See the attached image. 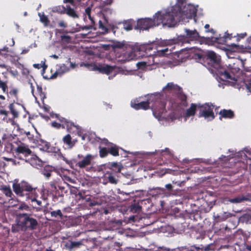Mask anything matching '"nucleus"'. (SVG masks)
<instances>
[{
    "label": "nucleus",
    "instance_id": "obj_1",
    "mask_svg": "<svg viewBox=\"0 0 251 251\" xmlns=\"http://www.w3.org/2000/svg\"><path fill=\"white\" fill-rule=\"evenodd\" d=\"M131 106L136 110H147L151 107L154 116L159 118L166 111V102L162 95L158 93L148 96L146 101H140L138 99L131 100Z\"/></svg>",
    "mask_w": 251,
    "mask_h": 251
},
{
    "label": "nucleus",
    "instance_id": "obj_2",
    "mask_svg": "<svg viewBox=\"0 0 251 251\" xmlns=\"http://www.w3.org/2000/svg\"><path fill=\"white\" fill-rule=\"evenodd\" d=\"M156 25L162 24L163 25H167L169 27L174 26L176 24L175 17L176 16V12L172 7L168 8L165 12L158 11L155 14Z\"/></svg>",
    "mask_w": 251,
    "mask_h": 251
},
{
    "label": "nucleus",
    "instance_id": "obj_3",
    "mask_svg": "<svg viewBox=\"0 0 251 251\" xmlns=\"http://www.w3.org/2000/svg\"><path fill=\"white\" fill-rule=\"evenodd\" d=\"M185 35H180L176 39L174 40L175 44L183 45L185 43H189L193 41H199L201 39H204L205 37L201 36L196 30L185 29Z\"/></svg>",
    "mask_w": 251,
    "mask_h": 251
},
{
    "label": "nucleus",
    "instance_id": "obj_4",
    "mask_svg": "<svg viewBox=\"0 0 251 251\" xmlns=\"http://www.w3.org/2000/svg\"><path fill=\"white\" fill-rule=\"evenodd\" d=\"M12 188L14 193L19 197L26 196L29 198L30 194H34L36 191L28 182L21 181L20 183H13Z\"/></svg>",
    "mask_w": 251,
    "mask_h": 251
},
{
    "label": "nucleus",
    "instance_id": "obj_5",
    "mask_svg": "<svg viewBox=\"0 0 251 251\" xmlns=\"http://www.w3.org/2000/svg\"><path fill=\"white\" fill-rule=\"evenodd\" d=\"M19 225L21 230L25 231L27 230H33L38 226V223L36 219L32 218L30 215L27 213H22L19 215Z\"/></svg>",
    "mask_w": 251,
    "mask_h": 251
},
{
    "label": "nucleus",
    "instance_id": "obj_6",
    "mask_svg": "<svg viewBox=\"0 0 251 251\" xmlns=\"http://www.w3.org/2000/svg\"><path fill=\"white\" fill-rule=\"evenodd\" d=\"M240 70L238 67L231 66L229 65L228 66L226 67H220L217 69L216 73L223 81H226L227 79L235 80L234 75L238 73Z\"/></svg>",
    "mask_w": 251,
    "mask_h": 251
},
{
    "label": "nucleus",
    "instance_id": "obj_7",
    "mask_svg": "<svg viewBox=\"0 0 251 251\" xmlns=\"http://www.w3.org/2000/svg\"><path fill=\"white\" fill-rule=\"evenodd\" d=\"M215 105L211 103H205L204 104L199 103V113L200 117H204L205 119L210 118L213 120L215 118L213 109Z\"/></svg>",
    "mask_w": 251,
    "mask_h": 251
},
{
    "label": "nucleus",
    "instance_id": "obj_8",
    "mask_svg": "<svg viewBox=\"0 0 251 251\" xmlns=\"http://www.w3.org/2000/svg\"><path fill=\"white\" fill-rule=\"evenodd\" d=\"M156 23L155 15L153 16V19L148 18L141 19L137 21L135 29L143 30H148L154 26H158V25H156Z\"/></svg>",
    "mask_w": 251,
    "mask_h": 251
},
{
    "label": "nucleus",
    "instance_id": "obj_9",
    "mask_svg": "<svg viewBox=\"0 0 251 251\" xmlns=\"http://www.w3.org/2000/svg\"><path fill=\"white\" fill-rule=\"evenodd\" d=\"M15 151L16 153L15 157L26 161H27V157L31 156L32 153L28 146L23 143L19 145Z\"/></svg>",
    "mask_w": 251,
    "mask_h": 251
},
{
    "label": "nucleus",
    "instance_id": "obj_10",
    "mask_svg": "<svg viewBox=\"0 0 251 251\" xmlns=\"http://www.w3.org/2000/svg\"><path fill=\"white\" fill-rule=\"evenodd\" d=\"M85 66H86L90 70L98 71L101 73L105 74L107 75L109 74L114 69V67L113 66H111L108 65L102 66L100 64L87 63L85 64Z\"/></svg>",
    "mask_w": 251,
    "mask_h": 251
},
{
    "label": "nucleus",
    "instance_id": "obj_11",
    "mask_svg": "<svg viewBox=\"0 0 251 251\" xmlns=\"http://www.w3.org/2000/svg\"><path fill=\"white\" fill-rule=\"evenodd\" d=\"M122 225V222L121 220H115L110 222L108 227L105 231H111V234L108 235L107 236H103L102 238L104 239H113L114 234L113 233L116 232L117 230H119Z\"/></svg>",
    "mask_w": 251,
    "mask_h": 251
},
{
    "label": "nucleus",
    "instance_id": "obj_12",
    "mask_svg": "<svg viewBox=\"0 0 251 251\" xmlns=\"http://www.w3.org/2000/svg\"><path fill=\"white\" fill-rule=\"evenodd\" d=\"M247 35L246 32L237 34V38L236 41L237 42L239 41L241 39L244 38ZM236 35H232V33L229 34L227 33V32H225V35L223 37H216L214 38V40L213 41L218 43V44H225L227 39L231 40L232 38L236 37Z\"/></svg>",
    "mask_w": 251,
    "mask_h": 251
},
{
    "label": "nucleus",
    "instance_id": "obj_13",
    "mask_svg": "<svg viewBox=\"0 0 251 251\" xmlns=\"http://www.w3.org/2000/svg\"><path fill=\"white\" fill-rule=\"evenodd\" d=\"M125 48L126 50L123 53V61L124 62H126L136 59L137 56L135 53V50L133 47L130 45H126Z\"/></svg>",
    "mask_w": 251,
    "mask_h": 251
},
{
    "label": "nucleus",
    "instance_id": "obj_14",
    "mask_svg": "<svg viewBox=\"0 0 251 251\" xmlns=\"http://www.w3.org/2000/svg\"><path fill=\"white\" fill-rule=\"evenodd\" d=\"M65 122H61V124H64L65 126L67 131L70 133H75L76 132L79 133L80 132L81 129L79 126L75 125L74 123L68 119H66Z\"/></svg>",
    "mask_w": 251,
    "mask_h": 251
},
{
    "label": "nucleus",
    "instance_id": "obj_15",
    "mask_svg": "<svg viewBox=\"0 0 251 251\" xmlns=\"http://www.w3.org/2000/svg\"><path fill=\"white\" fill-rule=\"evenodd\" d=\"M19 91L18 89L16 88H10L9 90L6 92L7 100H10L12 102L18 101Z\"/></svg>",
    "mask_w": 251,
    "mask_h": 251
},
{
    "label": "nucleus",
    "instance_id": "obj_16",
    "mask_svg": "<svg viewBox=\"0 0 251 251\" xmlns=\"http://www.w3.org/2000/svg\"><path fill=\"white\" fill-rule=\"evenodd\" d=\"M62 10L60 11L61 13H65L68 16L75 19L79 18V15L77 11L70 5H66V7H62Z\"/></svg>",
    "mask_w": 251,
    "mask_h": 251
},
{
    "label": "nucleus",
    "instance_id": "obj_17",
    "mask_svg": "<svg viewBox=\"0 0 251 251\" xmlns=\"http://www.w3.org/2000/svg\"><path fill=\"white\" fill-rule=\"evenodd\" d=\"M94 156L90 154H88L83 159L77 163V165L80 168H84L87 166L90 165L91 163L92 160L93 159Z\"/></svg>",
    "mask_w": 251,
    "mask_h": 251
},
{
    "label": "nucleus",
    "instance_id": "obj_18",
    "mask_svg": "<svg viewBox=\"0 0 251 251\" xmlns=\"http://www.w3.org/2000/svg\"><path fill=\"white\" fill-rule=\"evenodd\" d=\"M197 109L199 110V103H191L190 107L186 110L184 114L185 117L189 118L191 116H194L196 114Z\"/></svg>",
    "mask_w": 251,
    "mask_h": 251
},
{
    "label": "nucleus",
    "instance_id": "obj_19",
    "mask_svg": "<svg viewBox=\"0 0 251 251\" xmlns=\"http://www.w3.org/2000/svg\"><path fill=\"white\" fill-rule=\"evenodd\" d=\"M38 146L40 149L43 151L47 152L52 151V148L51 147L50 143L42 139L39 141Z\"/></svg>",
    "mask_w": 251,
    "mask_h": 251
},
{
    "label": "nucleus",
    "instance_id": "obj_20",
    "mask_svg": "<svg viewBox=\"0 0 251 251\" xmlns=\"http://www.w3.org/2000/svg\"><path fill=\"white\" fill-rule=\"evenodd\" d=\"M207 59L213 64L218 65L220 62V57H218L216 53L213 51H209L207 53Z\"/></svg>",
    "mask_w": 251,
    "mask_h": 251
},
{
    "label": "nucleus",
    "instance_id": "obj_21",
    "mask_svg": "<svg viewBox=\"0 0 251 251\" xmlns=\"http://www.w3.org/2000/svg\"><path fill=\"white\" fill-rule=\"evenodd\" d=\"M32 166L37 167L41 166L42 164V161L36 155H33L32 154L30 158H28L27 161Z\"/></svg>",
    "mask_w": 251,
    "mask_h": 251
},
{
    "label": "nucleus",
    "instance_id": "obj_22",
    "mask_svg": "<svg viewBox=\"0 0 251 251\" xmlns=\"http://www.w3.org/2000/svg\"><path fill=\"white\" fill-rule=\"evenodd\" d=\"M219 115L221 116L220 119L222 118L232 119L234 117V113L233 111L230 109H223L219 112Z\"/></svg>",
    "mask_w": 251,
    "mask_h": 251
},
{
    "label": "nucleus",
    "instance_id": "obj_23",
    "mask_svg": "<svg viewBox=\"0 0 251 251\" xmlns=\"http://www.w3.org/2000/svg\"><path fill=\"white\" fill-rule=\"evenodd\" d=\"M84 240L82 239L79 241H70L66 244V247L70 250L80 248L83 244Z\"/></svg>",
    "mask_w": 251,
    "mask_h": 251
},
{
    "label": "nucleus",
    "instance_id": "obj_24",
    "mask_svg": "<svg viewBox=\"0 0 251 251\" xmlns=\"http://www.w3.org/2000/svg\"><path fill=\"white\" fill-rule=\"evenodd\" d=\"M15 104H17L19 106L21 105V104L19 103L16 102H11L8 106L10 113L12 115L13 117L14 118H16L19 117V112Z\"/></svg>",
    "mask_w": 251,
    "mask_h": 251
},
{
    "label": "nucleus",
    "instance_id": "obj_25",
    "mask_svg": "<svg viewBox=\"0 0 251 251\" xmlns=\"http://www.w3.org/2000/svg\"><path fill=\"white\" fill-rule=\"evenodd\" d=\"M197 9L192 5L188 4L186 7V15L188 17H195L197 14Z\"/></svg>",
    "mask_w": 251,
    "mask_h": 251
},
{
    "label": "nucleus",
    "instance_id": "obj_26",
    "mask_svg": "<svg viewBox=\"0 0 251 251\" xmlns=\"http://www.w3.org/2000/svg\"><path fill=\"white\" fill-rule=\"evenodd\" d=\"M0 190L7 197L10 198L11 200H13L15 196L13 194L11 188L9 185H4L2 186Z\"/></svg>",
    "mask_w": 251,
    "mask_h": 251
},
{
    "label": "nucleus",
    "instance_id": "obj_27",
    "mask_svg": "<svg viewBox=\"0 0 251 251\" xmlns=\"http://www.w3.org/2000/svg\"><path fill=\"white\" fill-rule=\"evenodd\" d=\"M178 91L177 97L181 100V104L184 107H186L188 105L186 95L182 92L181 88L180 90H178Z\"/></svg>",
    "mask_w": 251,
    "mask_h": 251
},
{
    "label": "nucleus",
    "instance_id": "obj_28",
    "mask_svg": "<svg viewBox=\"0 0 251 251\" xmlns=\"http://www.w3.org/2000/svg\"><path fill=\"white\" fill-rule=\"evenodd\" d=\"M180 87L178 85H175L173 82L168 83L165 87L163 89L164 91H167L169 92H171L173 91L180 90Z\"/></svg>",
    "mask_w": 251,
    "mask_h": 251
},
{
    "label": "nucleus",
    "instance_id": "obj_29",
    "mask_svg": "<svg viewBox=\"0 0 251 251\" xmlns=\"http://www.w3.org/2000/svg\"><path fill=\"white\" fill-rule=\"evenodd\" d=\"M69 71V68L65 64H63L59 67V68L52 75L53 77H56L58 75H61Z\"/></svg>",
    "mask_w": 251,
    "mask_h": 251
},
{
    "label": "nucleus",
    "instance_id": "obj_30",
    "mask_svg": "<svg viewBox=\"0 0 251 251\" xmlns=\"http://www.w3.org/2000/svg\"><path fill=\"white\" fill-rule=\"evenodd\" d=\"M62 141L69 149L72 148L74 146V144L72 140V137L69 134L63 137Z\"/></svg>",
    "mask_w": 251,
    "mask_h": 251
},
{
    "label": "nucleus",
    "instance_id": "obj_31",
    "mask_svg": "<svg viewBox=\"0 0 251 251\" xmlns=\"http://www.w3.org/2000/svg\"><path fill=\"white\" fill-rule=\"evenodd\" d=\"M108 148L109 153L111 155L113 156H118L119 155V147L117 145L112 144Z\"/></svg>",
    "mask_w": 251,
    "mask_h": 251
},
{
    "label": "nucleus",
    "instance_id": "obj_32",
    "mask_svg": "<svg viewBox=\"0 0 251 251\" xmlns=\"http://www.w3.org/2000/svg\"><path fill=\"white\" fill-rule=\"evenodd\" d=\"M58 181L53 180L49 183V189L51 193H55L57 191V186H58Z\"/></svg>",
    "mask_w": 251,
    "mask_h": 251
},
{
    "label": "nucleus",
    "instance_id": "obj_33",
    "mask_svg": "<svg viewBox=\"0 0 251 251\" xmlns=\"http://www.w3.org/2000/svg\"><path fill=\"white\" fill-rule=\"evenodd\" d=\"M106 177L109 183L111 184H116L118 182V179L113 175L111 173L107 172L105 174Z\"/></svg>",
    "mask_w": 251,
    "mask_h": 251
},
{
    "label": "nucleus",
    "instance_id": "obj_34",
    "mask_svg": "<svg viewBox=\"0 0 251 251\" xmlns=\"http://www.w3.org/2000/svg\"><path fill=\"white\" fill-rule=\"evenodd\" d=\"M99 149V155L101 158L105 157L108 155L109 153L108 148L101 147L100 146Z\"/></svg>",
    "mask_w": 251,
    "mask_h": 251
},
{
    "label": "nucleus",
    "instance_id": "obj_35",
    "mask_svg": "<svg viewBox=\"0 0 251 251\" xmlns=\"http://www.w3.org/2000/svg\"><path fill=\"white\" fill-rule=\"evenodd\" d=\"M246 199H247L243 196H238L235 198L229 199L228 201L231 203H238L244 201Z\"/></svg>",
    "mask_w": 251,
    "mask_h": 251
},
{
    "label": "nucleus",
    "instance_id": "obj_36",
    "mask_svg": "<svg viewBox=\"0 0 251 251\" xmlns=\"http://www.w3.org/2000/svg\"><path fill=\"white\" fill-rule=\"evenodd\" d=\"M91 8L90 7H87L85 10V13L84 15L85 16V17L87 16L89 18V19L91 21V24L92 25L95 24L94 19L93 17L91 15Z\"/></svg>",
    "mask_w": 251,
    "mask_h": 251
},
{
    "label": "nucleus",
    "instance_id": "obj_37",
    "mask_svg": "<svg viewBox=\"0 0 251 251\" xmlns=\"http://www.w3.org/2000/svg\"><path fill=\"white\" fill-rule=\"evenodd\" d=\"M40 18V21L44 24L45 26L48 25L50 23V21L48 19V17L44 15V14L41 15L40 13L39 14Z\"/></svg>",
    "mask_w": 251,
    "mask_h": 251
},
{
    "label": "nucleus",
    "instance_id": "obj_38",
    "mask_svg": "<svg viewBox=\"0 0 251 251\" xmlns=\"http://www.w3.org/2000/svg\"><path fill=\"white\" fill-rule=\"evenodd\" d=\"M141 209V206L137 203H134L130 206V211L133 213L139 212Z\"/></svg>",
    "mask_w": 251,
    "mask_h": 251
},
{
    "label": "nucleus",
    "instance_id": "obj_39",
    "mask_svg": "<svg viewBox=\"0 0 251 251\" xmlns=\"http://www.w3.org/2000/svg\"><path fill=\"white\" fill-rule=\"evenodd\" d=\"M99 27L102 30V33H105L108 32V28L104 25L102 22L100 20L99 22Z\"/></svg>",
    "mask_w": 251,
    "mask_h": 251
},
{
    "label": "nucleus",
    "instance_id": "obj_40",
    "mask_svg": "<svg viewBox=\"0 0 251 251\" xmlns=\"http://www.w3.org/2000/svg\"><path fill=\"white\" fill-rule=\"evenodd\" d=\"M132 24L130 21H126L124 23V28L126 31L130 30L132 29Z\"/></svg>",
    "mask_w": 251,
    "mask_h": 251
},
{
    "label": "nucleus",
    "instance_id": "obj_41",
    "mask_svg": "<svg viewBox=\"0 0 251 251\" xmlns=\"http://www.w3.org/2000/svg\"><path fill=\"white\" fill-rule=\"evenodd\" d=\"M50 215L52 217H56L59 216L60 218H62L63 214L60 210H57V211H52L50 212Z\"/></svg>",
    "mask_w": 251,
    "mask_h": 251
},
{
    "label": "nucleus",
    "instance_id": "obj_42",
    "mask_svg": "<svg viewBox=\"0 0 251 251\" xmlns=\"http://www.w3.org/2000/svg\"><path fill=\"white\" fill-rule=\"evenodd\" d=\"M51 126L56 129L65 128V126L64 124H61L60 123H58L56 122H53L51 124Z\"/></svg>",
    "mask_w": 251,
    "mask_h": 251
},
{
    "label": "nucleus",
    "instance_id": "obj_43",
    "mask_svg": "<svg viewBox=\"0 0 251 251\" xmlns=\"http://www.w3.org/2000/svg\"><path fill=\"white\" fill-rule=\"evenodd\" d=\"M0 88H1L3 93L7 92L8 91V86L6 82L0 81Z\"/></svg>",
    "mask_w": 251,
    "mask_h": 251
},
{
    "label": "nucleus",
    "instance_id": "obj_44",
    "mask_svg": "<svg viewBox=\"0 0 251 251\" xmlns=\"http://www.w3.org/2000/svg\"><path fill=\"white\" fill-rule=\"evenodd\" d=\"M21 226L19 225V222L18 223L17 225H12L11 227V231L13 233H16L19 232L20 230Z\"/></svg>",
    "mask_w": 251,
    "mask_h": 251
},
{
    "label": "nucleus",
    "instance_id": "obj_45",
    "mask_svg": "<svg viewBox=\"0 0 251 251\" xmlns=\"http://www.w3.org/2000/svg\"><path fill=\"white\" fill-rule=\"evenodd\" d=\"M246 89L251 93V78L245 80Z\"/></svg>",
    "mask_w": 251,
    "mask_h": 251
},
{
    "label": "nucleus",
    "instance_id": "obj_46",
    "mask_svg": "<svg viewBox=\"0 0 251 251\" xmlns=\"http://www.w3.org/2000/svg\"><path fill=\"white\" fill-rule=\"evenodd\" d=\"M111 167L115 168V171L117 172H120L121 170V167L119 166L117 163L113 162L111 164Z\"/></svg>",
    "mask_w": 251,
    "mask_h": 251
},
{
    "label": "nucleus",
    "instance_id": "obj_47",
    "mask_svg": "<svg viewBox=\"0 0 251 251\" xmlns=\"http://www.w3.org/2000/svg\"><path fill=\"white\" fill-rule=\"evenodd\" d=\"M42 173L47 178H49L51 176L52 171L45 169Z\"/></svg>",
    "mask_w": 251,
    "mask_h": 251
},
{
    "label": "nucleus",
    "instance_id": "obj_48",
    "mask_svg": "<svg viewBox=\"0 0 251 251\" xmlns=\"http://www.w3.org/2000/svg\"><path fill=\"white\" fill-rule=\"evenodd\" d=\"M61 39L63 41L67 43H70L71 40V38L69 35H62L61 36Z\"/></svg>",
    "mask_w": 251,
    "mask_h": 251
},
{
    "label": "nucleus",
    "instance_id": "obj_49",
    "mask_svg": "<svg viewBox=\"0 0 251 251\" xmlns=\"http://www.w3.org/2000/svg\"><path fill=\"white\" fill-rule=\"evenodd\" d=\"M101 144H103L107 147L108 148L110 146H111L113 143L109 142V141L106 139L103 138L101 140L100 142Z\"/></svg>",
    "mask_w": 251,
    "mask_h": 251
},
{
    "label": "nucleus",
    "instance_id": "obj_50",
    "mask_svg": "<svg viewBox=\"0 0 251 251\" xmlns=\"http://www.w3.org/2000/svg\"><path fill=\"white\" fill-rule=\"evenodd\" d=\"M138 69H142L147 66V63L145 62H139L137 63Z\"/></svg>",
    "mask_w": 251,
    "mask_h": 251
},
{
    "label": "nucleus",
    "instance_id": "obj_51",
    "mask_svg": "<svg viewBox=\"0 0 251 251\" xmlns=\"http://www.w3.org/2000/svg\"><path fill=\"white\" fill-rule=\"evenodd\" d=\"M209 26H210V25L208 24H206L204 25V28H205V32H211V33H212L213 34L214 33L215 31H214V29L212 28H211L209 29Z\"/></svg>",
    "mask_w": 251,
    "mask_h": 251
},
{
    "label": "nucleus",
    "instance_id": "obj_52",
    "mask_svg": "<svg viewBox=\"0 0 251 251\" xmlns=\"http://www.w3.org/2000/svg\"><path fill=\"white\" fill-rule=\"evenodd\" d=\"M154 190L157 191V194H164L165 191V189L163 188L157 187L154 189Z\"/></svg>",
    "mask_w": 251,
    "mask_h": 251
},
{
    "label": "nucleus",
    "instance_id": "obj_53",
    "mask_svg": "<svg viewBox=\"0 0 251 251\" xmlns=\"http://www.w3.org/2000/svg\"><path fill=\"white\" fill-rule=\"evenodd\" d=\"M33 67L35 68H36L38 69H41L42 67H43V70H45L47 68V66L45 64L44 65H42L41 64H33Z\"/></svg>",
    "mask_w": 251,
    "mask_h": 251
},
{
    "label": "nucleus",
    "instance_id": "obj_54",
    "mask_svg": "<svg viewBox=\"0 0 251 251\" xmlns=\"http://www.w3.org/2000/svg\"><path fill=\"white\" fill-rule=\"evenodd\" d=\"M30 199L32 201H35L37 203L38 205H39V206L41 205V203H42L41 201L37 200L36 199V198H35V195H34L33 197H32V196H31V197L30 198Z\"/></svg>",
    "mask_w": 251,
    "mask_h": 251
},
{
    "label": "nucleus",
    "instance_id": "obj_55",
    "mask_svg": "<svg viewBox=\"0 0 251 251\" xmlns=\"http://www.w3.org/2000/svg\"><path fill=\"white\" fill-rule=\"evenodd\" d=\"M58 25L59 27L65 28L67 27V24L63 21H60L58 22Z\"/></svg>",
    "mask_w": 251,
    "mask_h": 251
},
{
    "label": "nucleus",
    "instance_id": "obj_56",
    "mask_svg": "<svg viewBox=\"0 0 251 251\" xmlns=\"http://www.w3.org/2000/svg\"><path fill=\"white\" fill-rule=\"evenodd\" d=\"M246 48L251 50V36L249 37L247 40Z\"/></svg>",
    "mask_w": 251,
    "mask_h": 251
},
{
    "label": "nucleus",
    "instance_id": "obj_57",
    "mask_svg": "<svg viewBox=\"0 0 251 251\" xmlns=\"http://www.w3.org/2000/svg\"><path fill=\"white\" fill-rule=\"evenodd\" d=\"M55 117L61 122H65L66 121V118L61 117L59 114H56Z\"/></svg>",
    "mask_w": 251,
    "mask_h": 251
},
{
    "label": "nucleus",
    "instance_id": "obj_58",
    "mask_svg": "<svg viewBox=\"0 0 251 251\" xmlns=\"http://www.w3.org/2000/svg\"><path fill=\"white\" fill-rule=\"evenodd\" d=\"M115 48L121 49L124 47V44L123 43L118 42L114 45Z\"/></svg>",
    "mask_w": 251,
    "mask_h": 251
},
{
    "label": "nucleus",
    "instance_id": "obj_59",
    "mask_svg": "<svg viewBox=\"0 0 251 251\" xmlns=\"http://www.w3.org/2000/svg\"><path fill=\"white\" fill-rule=\"evenodd\" d=\"M165 188L168 191H171L173 189V186L171 184H167L165 185Z\"/></svg>",
    "mask_w": 251,
    "mask_h": 251
},
{
    "label": "nucleus",
    "instance_id": "obj_60",
    "mask_svg": "<svg viewBox=\"0 0 251 251\" xmlns=\"http://www.w3.org/2000/svg\"><path fill=\"white\" fill-rule=\"evenodd\" d=\"M0 114L7 116L8 115V112L5 110H0Z\"/></svg>",
    "mask_w": 251,
    "mask_h": 251
},
{
    "label": "nucleus",
    "instance_id": "obj_61",
    "mask_svg": "<svg viewBox=\"0 0 251 251\" xmlns=\"http://www.w3.org/2000/svg\"><path fill=\"white\" fill-rule=\"evenodd\" d=\"M2 159L3 160H5V161H14V159L13 158H8V157H2Z\"/></svg>",
    "mask_w": 251,
    "mask_h": 251
},
{
    "label": "nucleus",
    "instance_id": "obj_62",
    "mask_svg": "<svg viewBox=\"0 0 251 251\" xmlns=\"http://www.w3.org/2000/svg\"><path fill=\"white\" fill-rule=\"evenodd\" d=\"M92 25H85L81 27L82 30H88L92 28Z\"/></svg>",
    "mask_w": 251,
    "mask_h": 251
},
{
    "label": "nucleus",
    "instance_id": "obj_63",
    "mask_svg": "<svg viewBox=\"0 0 251 251\" xmlns=\"http://www.w3.org/2000/svg\"><path fill=\"white\" fill-rule=\"evenodd\" d=\"M245 247H246V249L248 251H251V242L249 244H247Z\"/></svg>",
    "mask_w": 251,
    "mask_h": 251
},
{
    "label": "nucleus",
    "instance_id": "obj_64",
    "mask_svg": "<svg viewBox=\"0 0 251 251\" xmlns=\"http://www.w3.org/2000/svg\"><path fill=\"white\" fill-rule=\"evenodd\" d=\"M245 247H246V249L248 251H251V242L249 244H247Z\"/></svg>",
    "mask_w": 251,
    "mask_h": 251
}]
</instances>
